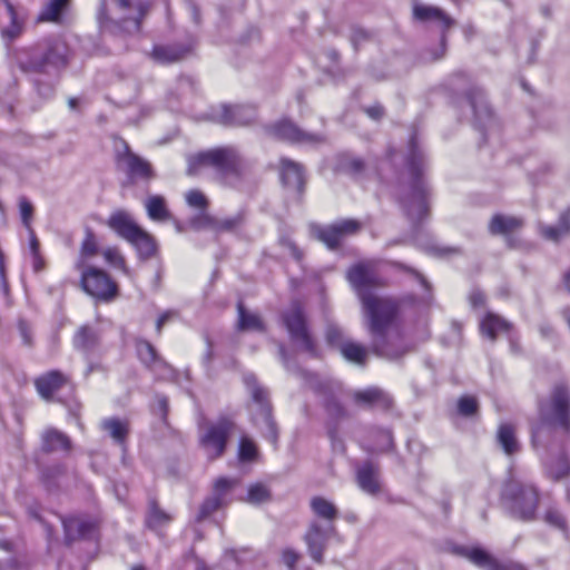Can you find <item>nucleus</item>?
Listing matches in <instances>:
<instances>
[{
  "label": "nucleus",
  "mask_w": 570,
  "mask_h": 570,
  "mask_svg": "<svg viewBox=\"0 0 570 570\" xmlns=\"http://www.w3.org/2000/svg\"><path fill=\"white\" fill-rule=\"evenodd\" d=\"M347 279L361 298L374 352L389 356L384 343L387 328L396 314V304L391 298L381 297L371 292L372 288L381 285L375 263L361 262L352 266L347 272Z\"/></svg>",
  "instance_id": "nucleus-1"
},
{
  "label": "nucleus",
  "mask_w": 570,
  "mask_h": 570,
  "mask_svg": "<svg viewBox=\"0 0 570 570\" xmlns=\"http://www.w3.org/2000/svg\"><path fill=\"white\" fill-rule=\"evenodd\" d=\"M407 166V183L402 186L401 203L412 222H421L428 215L429 190L422 178L423 155L415 139L410 141Z\"/></svg>",
  "instance_id": "nucleus-2"
},
{
  "label": "nucleus",
  "mask_w": 570,
  "mask_h": 570,
  "mask_svg": "<svg viewBox=\"0 0 570 570\" xmlns=\"http://www.w3.org/2000/svg\"><path fill=\"white\" fill-rule=\"evenodd\" d=\"M570 425V394L566 386L557 385L550 400L542 403L539 410V421L532 425V441H540L542 432L560 426L568 429Z\"/></svg>",
  "instance_id": "nucleus-3"
},
{
  "label": "nucleus",
  "mask_w": 570,
  "mask_h": 570,
  "mask_svg": "<svg viewBox=\"0 0 570 570\" xmlns=\"http://www.w3.org/2000/svg\"><path fill=\"white\" fill-rule=\"evenodd\" d=\"M216 169L226 180L245 173L246 163L234 147H222L198 154L188 160V174H196L200 167Z\"/></svg>",
  "instance_id": "nucleus-4"
},
{
  "label": "nucleus",
  "mask_w": 570,
  "mask_h": 570,
  "mask_svg": "<svg viewBox=\"0 0 570 570\" xmlns=\"http://www.w3.org/2000/svg\"><path fill=\"white\" fill-rule=\"evenodd\" d=\"M142 16L137 0H101L98 20L102 28L120 27L125 31H138Z\"/></svg>",
  "instance_id": "nucleus-5"
},
{
  "label": "nucleus",
  "mask_w": 570,
  "mask_h": 570,
  "mask_svg": "<svg viewBox=\"0 0 570 570\" xmlns=\"http://www.w3.org/2000/svg\"><path fill=\"white\" fill-rule=\"evenodd\" d=\"M501 500L514 518L523 521L534 519L539 495L533 485L511 479L503 487Z\"/></svg>",
  "instance_id": "nucleus-6"
},
{
  "label": "nucleus",
  "mask_w": 570,
  "mask_h": 570,
  "mask_svg": "<svg viewBox=\"0 0 570 570\" xmlns=\"http://www.w3.org/2000/svg\"><path fill=\"white\" fill-rule=\"evenodd\" d=\"M17 59L26 72H47L50 67L59 68L65 65L66 48L61 41L55 40L32 49L28 55L22 53Z\"/></svg>",
  "instance_id": "nucleus-7"
},
{
  "label": "nucleus",
  "mask_w": 570,
  "mask_h": 570,
  "mask_svg": "<svg viewBox=\"0 0 570 570\" xmlns=\"http://www.w3.org/2000/svg\"><path fill=\"white\" fill-rule=\"evenodd\" d=\"M244 382L258 406V413L254 417L255 424L261 429L265 438L275 444L277 441V429L271 415V409L267 403V392L259 386L256 377L252 374L245 375Z\"/></svg>",
  "instance_id": "nucleus-8"
},
{
  "label": "nucleus",
  "mask_w": 570,
  "mask_h": 570,
  "mask_svg": "<svg viewBox=\"0 0 570 570\" xmlns=\"http://www.w3.org/2000/svg\"><path fill=\"white\" fill-rule=\"evenodd\" d=\"M232 430L233 422L225 417L206 428L200 435V445L208 459H217L224 453Z\"/></svg>",
  "instance_id": "nucleus-9"
},
{
  "label": "nucleus",
  "mask_w": 570,
  "mask_h": 570,
  "mask_svg": "<svg viewBox=\"0 0 570 570\" xmlns=\"http://www.w3.org/2000/svg\"><path fill=\"white\" fill-rule=\"evenodd\" d=\"M283 322L294 344L299 348L314 353V343L307 331L305 315L299 303H293L284 313Z\"/></svg>",
  "instance_id": "nucleus-10"
},
{
  "label": "nucleus",
  "mask_w": 570,
  "mask_h": 570,
  "mask_svg": "<svg viewBox=\"0 0 570 570\" xmlns=\"http://www.w3.org/2000/svg\"><path fill=\"white\" fill-rule=\"evenodd\" d=\"M81 284L89 295L99 299L109 301L117 293V286L110 277L95 267L82 272Z\"/></svg>",
  "instance_id": "nucleus-11"
},
{
  "label": "nucleus",
  "mask_w": 570,
  "mask_h": 570,
  "mask_svg": "<svg viewBox=\"0 0 570 570\" xmlns=\"http://www.w3.org/2000/svg\"><path fill=\"white\" fill-rule=\"evenodd\" d=\"M116 153L118 166L122 168L129 177L142 179H150L153 177L150 164L131 153L125 140L119 139L117 141Z\"/></svg>",
  "instance_id": "nucleus-12"
},
{
  "label": "nucleus",
  "mask_w": 570,
  "mask_h": 570,
  "mask_svg": "<svg viewBox=\"0 0 570 570\" xmlns=\"http://www.w3.org/2000/svg\"><path fill=\"white\" fill-rule=\"evenodd\" d=\"M361 226L355 219H342L325 227H314L313 235L328 248H335L344 237L358 233Z\"/></svg>",
  "instance_id": "nucleus-13"
},
{
  "label": "nucleus",
  "mask_w": 570,
  "mask_h": 570,
  "mask_svg": "<svg viewBox=\"0 0 570 570\" xmlns=\"http://www.w3.org/2000/svg\"><path fill=\"white\" fill-rule=\"evenodd\" d=\"M256 118V110L252 106L220 105L210 112V119L224 126H245Z\"/></svg>",
  "instance_id": "nucleus-14"
},
{
  "label": "nucleus",
  "mask_w": 570,
  "mask_h": 570,
  "mask_svg": "<svg viewBox=\"0 0 570 570\" xmlns=\"http://www.w3.org/2000/svg\"><path fill=\"white\" fill-rule=\"evenodd\" d=\"M237 483V479H217L214 484L213 495L205 500L204 503L202 504L197 515V520H204L218 509L226 505L228 503L227 494L236 487Z\"/></svg>",
  "instance_id": "nucleus-15"
},
{
  "label": "nucleus",
  "mask_w": 570,
  "mask_h": 570,
  "mask_svg": "<svg viewBox=\"0 0 570 570\" xmlns=\"http://www.w3.org/2000/svg\"><path fill=\"white\" fill-rule=\"evenodd\" d=\"M271 134L279 139L302 145L312 146L325 141V137L323 135L303 131L288 120L275 124L271 128Z\"/></svg>",
  "instance_id": "nucleus-16"
},
{
  "label": "nucleus",
  "mask_w": 570,
  "mask_h": 570,
  "mask_svg": "<svg viewBox=\"0 0 570 570\" xmlns=\"http://www.w3.org/2000/svg\"><path fill=\"white\" fill-rule=\"evenodd\" d=\"M331 529L332 527L330 524L321 527L318 523L314 522L305 534V542L308 547L309 554L316 562H322L323 560V551Z\"/></svg>",
  "instance_id": "nucleus-17"
},
{
  "label": "nucleus",
  "mask_w": 570,
  "mask_h": 570,
  "mask_svg": "<svg viewBox=\"0 0 570 570\" xmlns=\"http://www.w3.org/2000/svg\"><path fill=\"white\" fill-rule=\"evenodd\" d=\"M67 383V376L60 371H50L35 381L36 389L40 396L47 401Z\"/></svg>",
  "instance_id": "nucleus-18"
},
{
  "label": "nucleus",
  "mask_w": 570,
  "mask_h": 570,
  "mask_svg": "<svg viewBox=\"0 0 570 570\" xmlns=\"http://www.w3.org/2000/svg\"><path fill=\"white\" fill-rule=\"evenodd\" d=\"M108 226L121 238L129 242L140 228L126 212H116L108 218Z\"/></svg>",
  "instance_id": "nucleus-19"
},
{
  "label": "nucleus",
  "mask_w": 570,
  "mask_h": 570,
  "mask_svg": "<svg viewBox=\"0 0 570 570\" xmlns=\"http://www.w3.org/2000/svg\"><path fill=\"white\" fill-rule=\"evenodd\" d=\"M413 14L420 21H434L442 29H448L454 23L453 19L438 7L416 3L413 7Z\"/></svg>",
  "instance_id": "nucleus-20"
},
{
  "label": "nucleus",
  "mask_w": 570,
  "mask_h": 570,
  "mask_svg": "<svg viewBox=\"0 0 570 570\" xmlns=\"http://www.w3.org/2000/svg\"><path fill=\"white\" fill-rule=\"evenodd\" d=\"M281 178L286 187L299 190L304 184L302 166L291 159L283 158L281 160Z\"/></svg>",
  "instance_id": "nucleus-21"
},
{
  "label": "nucleus",
  "mask_w": 570,
  "mask_h": 570,
  "mask_svg": "<svg viewBox=\"0 0 570 570\" xmlns=\"http://www.w3.org/2000/svg\"><path fill=\"white\" fill-rule=\"evenodd\" d=\"M62 523L68 541L90 537L96 528L92 521L78 517L65 519Z\"/></svg>",
  "instance_id": "nucleus-22"
},
{
  "label": "nucleus",
  "mask_w": 570,
  "mask_h": 570,
  "mask_svg": "<svg viewBox=\"0 0 570 570\" xmlns=\"http://www.w3.org/2000/svg\"><path fill=\"white\" fill-rule=\"evenodd\" d=\"M72 343L77 351L83 353L85 355H89L94 353L98 347L99 335L90 326L83 325L76 332Z\"/></svg>",
  "instance_id": "nucleus-23"
},
{
  "label": "nucleus",
  "mask_w": 570,
  "mask_h": 570,
  "mask_svg": "<svg viewBox=\"0 0 570 570\" xmlns=\"http://www.w3.org/2000/svg\"><path fill=\"white\" fill-rule=\"evenodd\" d=\"M357 483L366 493H377L380 490L377 468L370 462L360 466L357 470Z\"/></svg>",
  "instance_id": "nucleus-24"
},
{
  "label": "nucleus",
  "mask_w": 570,
  "mask_h": 570,
  "mask_svg": "<svg viewBox=\"0 0 570 570\" xmlns=\"http://www.w3.org/2000/svg\"><path fill=\"white\" fill-rule=\"evenodd\" d=\"M10 24L1 30V36L7 41L17 39L23 31L24 14L18 11L9 1H6Z\"/></svg>",
  "instance_id": "nucleus-25"
},
{
  "label": "nucleus",
  "mask_w": 570,
  "mask_h": 570,
  "mask_svg": "<svg viewBox=\"0 0 570 570\" xmlns=\"http://www.w3.org/2000/svg\"><path fill=\"white\" fill-rule=\"evenodd\" d=\"M136 348L140 361L153 371L157 372L160 368L169 370L166 362L157 354L155 347L149 342L139 341Z\"/></svg>",
  "instance_id": "nucleus-26"
},
{
  "label": "nucleus",
  "mask_w": 570,
  "mask_h": 570,
  "mask_svg": "<svg viewBox=\"0 0 570 570\" xmlns=\"http://www.w3.org/2000/svg\"><path fill=\"white\" fill-rule=\"evenodd\" d=\"M71 449V442L69 438L55 429H50L43 432L42 434V450L45 452H57V451H66L68 452Z\"/></svg>",
  "instance_id": "nucleus-27"
},
{
  "label": "nucleus",
  "mask_w": 570,
  "mask_h": 570,
  "mask_svg": "<svg viewBox=\"0 0 570 570\" xmlns=\"http://www.w3.org/2000/svg\"><path fill=\"white\" fill-rule=\"evenodd\" d=\"M480 328L483 335L493 341L499 334L508 332L510 324L499 315L488 313L481 321Z\"/></svg>",
  "instance_id": "nucleus-28"
},
{
  "label": "nucleus",
  "mask_w": 570,
  "mask_h": 570,
  "mask_svg": "<svg viewBox=\"0 0 570 570\" xmlns=\"http://www.w3.org/2000/svg\"><path fill=\"white\" fill-rule=\"evenodd\" d=\"M540 234L548 240L558 242L570 233V208L561 214L557 226L540 225Z\"/></svg>",
  "instance_id": "nucleus-29"
},
{
  "label": "nucleus",
  "mask_w": 570,
  "mask_h": 570,
  "mask_svg": "<svg viewBox=\"0 0 570 570\" xmlns=\"http://www.w3.org/2000/svg\"><path fill=\"white\" fill-rule=\"evenodd\" d=\"M523 222L513 216L495 215L490 222V232L494 235L502 234L508 235L521 228Z\"/></svg>",
  "instance_id": "nucleus-30"
},
{
  "label": "nucleus",
  "mask_w": 570,
  "mask_h": 570,
  "mask_svg": "<svg viewBox=\"0 0 570 570\" xmlns=\"http://www.w3.org/2000/svg\"><path fill=\"white\" fill-rule=\"evenodd\" d=\"M354 400L362 405H382L389 407L391 399L376 387L355 392Z\"/></svg>",
  "instance_id": "nucleus-31"
},
{
  "label": "nucleus",
  "mask_w": 570,
  "mask_h": 570,
  "mask_svg": "<svg viewBox=\"0 0 570 570\" xmlns=\"http://www.w3.org/2000/svg\"><path fill=\"white\" fill-rule=\"evenodd\" d=\"M187 48L181 46H156L153 50V58L159 63H173L180 60Z\"/></svg>",
  "instance_id": "nucleus-32"
},
{
  "label": "nucleus",
  "mask_w": 570,
  "mask_h": 570,
  "mask_svg": "<svg viewBox=\"0 0 570 570\" xmlns=\"http://www.w3.org/2000/svg\"><path fill=\"white\" fill-rule=\"evenodd\" d=\"M498 442L503 451L511 455L519 451V443L515 438V429L512 424L503 423L498 430Z\"/></svg>",
  "instance_id": "nucleus-33"
},
{
  "label": "nucleus",
  "mask_w": 570,
  "mask_h": 570,
  "mask_svg": "<svg viewBox=\"0 0 570 570\" xmlns=\"http://www.w3.org/2000/svg\"><path fill=\"white\" fill-rule=\"evenodd\" d=\"M147 214L153 220H167L170 218L169 210L167 209L165 198L159 195L149 196L145 202Z\"/></svg>",
  "instance_id": "nucleus-34"
},
{
  "label": "nucleus",
  "mask_w": 570,
  "mask_h": 570,
  "mask_svg": "<svg viewBox=\"0 0 570 570\" xmlns=\"http://www.w3.org/2000/svg\"><path fill=\"white\" fill-rule=\"evenodd\" d=\"M238 328L242 331L263 332L264 324L261 317L245 309L242 303H238Z\"/></svg>",
  "instance_id": "nucleus-35"
},
{
  "label": "nucleus",
  "mask_w": 570,
  "mask_h": 570,
  "mask_svg": "<svg viewBox=\"0 0 570 570\" xmlns=\"http://www.w3.org/2000/svg\"><path fill=\"white\" fill-rule=\"evenodd\" d=\"M340 351L347 361L356 364H363L367 357V350L363 345L350 340L341 344Z\"/></svg>",
  "instance_id": "nucleus-36"
},
{
  "label": "nucleus",
  "mask_w": 570,
  "mask_h": 570,
  "mask_svg": "<svg viewBox=\"0 0 570 570\" xmlns=\"http://www.w3.org/2000/svg\"><path fill=\"white\" fill-rule=\"evenodd\" d=\"M129 243L132 244L137 248L139 255L145 258L153 256L156 250L155 240L141 228L137 230V235H135Z\"/></svg>",
  "instance_id": "nucleus-37"
},
{
  "label": "nucleus",
  "mask_w": 570,
  "mask_h": 570,
  "mask_svg": "<svg viewBox=\"0 0 570 570\" xmlns=\"http://www.w3.org/2000/svg\"><path fill=\"white\" fill-rule=\"evenodd\" d=\"M102 429L119 444L128 434V424L119 419H108L101 423Z\"/></svg>",
  "instance_id": "nucleus-38"
},
{
  "label": "nucleus",
  "mask_w": 570,
  "mask_h": 570,
  "mask_svg": "<svg viewBox=\"0 0 570 570\" xmlns=\"http://www.w3.org/2000/svg\"><path fill=\"white\" fill-rule=\"evenodd\" d=\"M548 475L558 481L570 475V459L566 455H561L552 460L547 465Z\"/></svg>",
  "instance_id": "nucleus-39"
},
{
  "label": "nucleus",
  "mask_w": 570,
  "mask_h": 570,
  "mask_svg": "<svg viewBox=\"0 0 570 570\" xmlns=\"http://www.w3.org/2000/svg\"><path fill=\"white\" fill-rule=\"evenodd\" d=\"M69 0H50L38 17L41 22H58Z\"/></svg>",
  "instance_id": "nucleus-40"
},
{
  "label": "nucleus",
  "mask_w": 570,
  "mask_h": 570,
  "mask_svg": "<svg viewBox=\"0 0 570 570\" xmlns=\"http://www.w3.org/2000/svg\"><path fill=\"white\" fill-rule=\"evenodd\" d=\"M311 507L313 512L320 518L325 519L326 521H333L336 518L337 511L334 504L324 498L316 497L311 501Z\"/></svg>",
  "instance_id": "nucleus-41"
},
{
  "label": "nucleus",
  "mask_w": 570,
  "mask_h": 570,
  "mask_svg": "<svg viewBox=\"0 0 570 570\" xmlns=\"http://www.w3.org/2000/svg\"><path fill=\"white\" fill-rule=\"evenodd\" d=\"M271 500V491L262 483L249 485L245 501L258 505Z\"/></svg>",
  "instance_id": "nucleus-42"
},
{
  "label": "nucleus",
  "mask_w": 570,
  "mask_h": 570,
  "mask_svg": "<svg viewBox=\"0 0 570 570\" xmlns=\"http://www.w3.org/2000/svg\"><path fill=\"white\" fill-rule=\"evenodd\" d=\"M171 515L160 510L155 503L150 505L147 524L151 529H159L171 521Z\"/></svg>",
  "instance_id": "nucleus-43"
},
{
  "label": "nucleus",
  "mask_w": 570,
  "mask_h": 570,
  "mask_svg": "<svg viewBox=\"0 0 570 570\" xmlns=\"http://www.w3.org/2000/svg\"><path fill=\"white\" fill-rule=\"evenodd\" d=\"M464 556L474 564L480 567H492V558L482 549L472 548L462 549Z\"/></svg>",
  "instance_id": "nucleus-44"
},
{
  "label": "nucleus",
  "mask_w": 570,
  "mask_h": 570,
  "mask_svg": "<svg viewBox=\"0 0 570 570\" xmlns=\"http://www.w3.org/2000/svg\"><path fill=\"white\" fill-rule=\"evenodd\" d=\"M257 450L252 440L243 438L239 442L238 456L240 461H252L256 458Z\"/></svg>",
  "instance_id": "nucleus-45"
},
{
  "label": "nucleus",
  "mask_w": 570,
  "mask_h": 570,
  "mask_svg": "<svg viewBox=\"0 0 570 570\" xmlns=\"http://www.w3.org/2000/svg\"><path fill=\"white\" fill-rule=\"evenodd\" d=\"M102 256L105 257L106 262L114 266L115 268L121 269L124 272L127 271L125 258L117 248H106L102 252Z\"/></svg>",
  "instance_id": "nucleus-46"
},
{
  "label": "nucleus",
  "mask_w": 570,
  "mask_h": 570,
  "mask_svg": "<svg viewBox=\"0 0 570 570\" xmlns=\"http://www.w3.org/2000/svg\"><path fill=\"white\" fill-rule=\"evenodd\" d=\"M185 199L190 207L205 209L208 205L207 198L205 195L197 190L193 189L186 193Z\"/></svg>",
  "instance_id": "nucleus-47"
},
{
  "label": "nucleus",
  "mask_w": 570,
  "mask_h": 570,
  "mask_svg": "<svg viewBox=\"0 0 570 570\" xmlns=\"http://www.w3.org/2000/svg\"><path fill=\"white\" fill-rule=\"evenodd\" d=\"M19 209H20V216L22 219V224L27 229L31 228V219L33 215V206L32 204L26 198L21 197L19 199Z\"/></svg>",
  "instance_id": "nucleus-48"
},
{
  "label": "nucleus",
  "mask_w": 570,
  "mask_h": 570,
  "mask_svg": "<svg viewBox=\"0 0 570 570\" xmlns=\"http://www.w3.org/2000/svg\"><path fill=\"white\" fill-rule=\"evenodd\" d=\"M458 409L460 414L464 416L473 415L478 410V402L475 397L463 396L458 402Z\"/></svg>",
  "instance_id": "nucleus-49"
},
{
  "label": "nucleus",
  "mask_w": 570,
  "mask_h": 570,
  "mask_svg": "<svg viewBox=\"0 0 570 570\" xmlns=\"http://www.w3.org/2000/svg\"><path fill=\"white\" fill-rule=\"evenodd\" d=\"M544 521L558 529H564L566 528V520L562 515V513L556 509V508H549L543 517Z\"/></svg>",
  "instance_id": "nucleus-50"
},
{
  "label": "nucleus",
  "mask_w": 570,
  "mask_h": 570,
  "mask_svg": "<svg viewBox=\"0 0 570 570\" xmlns=\"http://www.w3.org/2000/svg\"><path fill=\"white\" fill-rule=\"evenodd\" d=\"M98 249L96 238L92 234H88L82 242L81 257L87 258L96 255Z\"/></svg>",
  "instance_id": "nucleus-51"
},
{
  "label": "nucleus",
  "mask_w": 570,
  "mask_h": 570,
  "mask_svg": "<svg viewBox=\"0 0 570 570\" xmlns=\"http://www.w3.org/2000/svg\"><path fill=\"white\" fill-rule=\"evenodd\" d=\"M213 223H214L213 218L209 215H207L206 213H200L199 215L195 216L190 220V225L195 229H200V228L212 226Z\"/></svg>",
  "instance_id": "nucleus-52"
},
{
  "label": "nucleus",
  "mask_w": 570,
  "mask_h": 570,
  "mask_svg": "<svg viewBox=\"0 0 570 570\" xmlns=\"http://www.w3.org/2000/svg\"><path fill=\"white\" fill-rule=\"evenodd\" d=\"M328 343L337 345L341 348V344L345 342L343 340L342 331L337 327H330L326 333Z\"/></svg>",
  "instance_id": "nucleus-53"
},
{
  "label": "nucleus",
  "mask_w": 570,
  "mask_h": 570,
  "mask_svg": "<svg viewBox=\"0 0 570 570\" xmlns=\"http://www.w3.org/2000/svg\"><path fill=\"white\" fill-rule=\"evenodd\" d=\"M380 436H381L382 442H381V444L377 445L376 450L377 451H386V450L391 449L392 444H393V439H392L391 432L387 430L381 431Z\"/></svg>",
  "instance_id": "nucleus-54"
},
{
  "label": "nucleus",
  "mask_w": 570,
  "mask_h": 570,
  "mask_svg": "<svg viewBox=\"0 0 570 570\" xmlns=\"http://www.w3.org/2000/svg\"><path fill=\"white\" fill-rule=\"evenodd\" d=\"M283 562L287 566L289 570H293L295 563L298 560V554L291 549H286L283 551L282 554Z\"/></svg>",
  "instance_id": "nucleus-55"
},
{
  "label": "nucleus",
  "mask_w": 570,
  "mask_h": 570,
  "mask_svg": "<svg viewBox=\"0 0 570 570\" xmlns=\"http://www.w3.org/2000/svg\"><path fill=\"white\" fill-rule=\"evenodd\" d=\"M470 303L473 307H478L483 305L484 303V295L481 291L474 289L470 294Z\"/></svg>",
  "instance_id": "nucleus-56"
},
{
  "label": "nucleus",
  "mask_w": 570,
  "mask_h": 570,
  "mask_svg": "<svg viewBox=\"0 0 570 570\" xmlns=\"http://www.w3.org/2000/svg\"><path fill=\"white\" fill-rule=\"evenodd\" d=\"M240 222V217L224 219L219 223L218 228L224 230H230L236 227Z\"/></svg>",
  "instance_id": "nucleus-57"
},
{
  "label": "nucleus",
  "mask_w": 570,
  "mask_h": 570,
  "mask_svg": "<svg viewBox=\"0 0 570 570\" xmlns=\"http://www.w3.org/2000/svg\"><path fill=\"white\" fill-rule=\"evenodd\" d=\"M175 316V313L171 312V311H168V312H165L164 314H161L159 316V318L157 320V323H156V330L158 333H160L161 331V327L169 321L171 320L173 317Z\"/></svg>",
  "instance_id": "nucleus-58"
},
{
  "label": "nucleus",
  "mask_w": 570,
  "mask_h": 570,
  "mask_svg": "<svg viewBox=\"0 0 570 570\" xmlns=\"http://www.w3.org/2000/svg\"><path fill=\"white\" fill-rule=\"evenodd\" d=\"M30 235V250L33 255V257H37V254H39V242L36 237V234L32 228L28 229Z\"/></svg>",
  "instance_id": "nucleus-59"
},
{
  "label": "nucleus",
  "mask_w": 570,
  "mask_h": 570,
  "mask_svg": "<svg viewBox=\"0 0 570 570\" xmlns=\"http://www.w3.org/2000/svg\"><path fill=\"white\" fill-rule=\"evenodd\" d=\"M283 245L289 250V253L297 259L299 261L301 257H302V254L301 252L298 250V248L295 246L294 243H292L291 240H284L283 242Z\"/></svg>",
  "instance_id": "nucleus-60"
},
{
  "label": "nucleus",
  "mask_w": 570,
  "mask_h": 570,
  "mask_svg": "<svg viewBox=\"0 0 570 570\" xmlns=\"http://www.w3.org/2000/svg\"><path fill=\"white\" fill-rule=\"evenodd\" d=\"M366 114L373 119H380L383 115V108L381 106H373L366 109Z\"/></svg>",
  "instance_id": "nucleus-61"
},
{
  "label": "nucleus",
  "mask_w": 570,
  "mask_h": 570,
  "mask_svg": "<svg viewBox=\"0 0 570 570\" xmlns=\"http://www.w3.org/2000/svg\"><path fill=\"white\" fill-rule=\"evenodd\" d=\"M327 411L333 414H343V409L335 402L328 403Z\"/></svg>",
  "instance_id": "nucleus-62"
},
{
  "label": "nucleus",
  "mask_w": 570,
  "mask_h": 570,
  "mask_svg": "<svg viewBox=\"0 0 570 570\" xmlns=\"http://www.w3.org/2000/svg\"><path fill=\"white\" fill-rule=\"evenodd\" d=\"M0 570H16L14 562L12 560L0 562Z\"/></svg>",
  "instance_id": "nucleus-63"
},
{
  "label": "nucleus",
  "mask_w": 570,
  "mask_h": 570,
  "mask_svg": "<svg viewBox=\"0 0 570 570\" xmlns=\"http://www.w3.org/2000/svg\"><path fill=\"white\" fill-rule=\"evenodd\" d=\"M562 316H563V318L566 320V322L568 323V325L570 327V307L563 308Z\"/></svg>",
  "instance_id": "nucleus-64"
}]
</instances>
